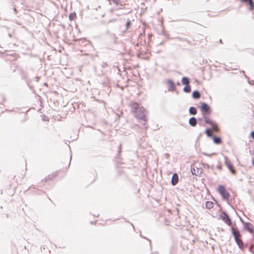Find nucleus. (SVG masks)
<instances>
[{
	"mask_svg": "<svg viewBox=\"0 0 254 254\" xmlns=\"http://www.w3.org/2000/svg\"><path fill=\"white\" fill-rule=\"evenodd\" d=\"M231 230L235 242L238 246L239 249L243 251L244 250L245 247L242 240V236L240 231L236 225L232 226Z\"/></svg>",
	"mask_w": 254,
	"mask_h": 254,
	"instance_id": "nucleus-1",
	"label": "nucleus"
},
{
	"mask_svg": "<svg viewBox=\"0 0 254 254\" xmlns=\"http://www.w3.org/2000/svg\"><path fill=\"white\" fill-rule=\"evenodd\" d=\"M202 116L204 120L205 123H210V115L211 114V109L209 106L205 103H202L199 107Z\"/></svg>",
	"mask_w": 254,
	"mask_h": 254,
	"instance_id": "nucleus-2",
	"label": "nucleus"
},
{
	"mask_svg": "<svg viewBox=\"0 0 254 254\" xmlns=\"http://www.w3.org/2000/svg\"><path fill=\"white\" fill-rule=\"evenodd\" d=\"M218 191L224 199L228 200L230 197L229 192L222 185H219L217 188Z\"/></svg>",
	"mask_w": 254,
	"mask_h": 254,
	"instance_id": "nucleus-3",
	"label": "nucleus"
},
{
	"mask_svg": "<svg viewBox=\"0 0 254 254\" xmlns=\"http://www.w3.org/2000/svg\"><path fill=\"white\" fill-rule=\"evenodd\" d=\"M130 106L131 107L132 112L134 114L135 113V110L139 111L141 114L142 112L144 110V108L140 106L139 104L136 102H131Z\"/></svg>",
	"mask_w": 254,
	"mask_h": 254,
	"instance_id": "nucleus-4",
	"label": "nucleus"
},
{
	"mask_svg": "<svg viewBox=\"0 0 254 254\" xmlns=\"http://www.w3.org/2000/svg\"><path fill=\"white\" fill-rule=\"evenodd\" d=\"M142 112V114H141L139 111L135 110L134 116L136 118L142 122V124L145 125L146 122V116L144 114V110H143Z\"/></svg>",
	"mask_w": 254,
	"mask_h": 254,
	"instance_id": "nucleus-5",
	"label": "nucleus"
},
{
	"mask_svg": "<svg viewBox=\"0 0 254 254\" xmlns=\"http://www.w3.org/2000/svg\"><path fill=\"white\" fill-rule=\"evenodd\" d=\"M220 219L223 220L227 225L232 227V222L229 216L225 212L222 213L220 215Z\"/></svg>",
	"mask_w": 254,
	"mask_h": 254,
	"instance_id": "nucleus-6",
	"label": "nucleus"
},
{
	"mask_svg": "<svg viewBox=\"0 0 254 254\" xmlns=\"http://www.w3.org/2000/svg\"><path fill=\"white\" fill-rule=\"evenodd\" d=\"M225 164L229 169V170L231 171L232 174L235 175L236 174V171L234 169V167L231 162L228 159H226L225 160Z\"/></svg>",
	"mask_w": 254,
	"mask_h": 254,
	"instance_id": "nucleus-7",
	"label": "nucleus"
},
{
	"mask_svg": "<svg viewBox=\"0 0 254 254\" xmlns=\"http://www.w3.org/2000/svg\"><path fill=\"white\" fill-rule=\"evenodd\" d=\"M245 229L251 233H253L254 231V226L250 223H246L245 224Z\"/></svg>",
	"mask_w": 254,
	"mask_h": 254,
	"instance_id": "nucleus-8",
	"label": "nucleus"
},
{
	"mask_svg": "<svg viewBox=\"0 0 254 254\" xmlns=\"http://www.w3.org/2000/svg\"><path fill=\"white\" fill-rule=\"evenodd\" d=\"M179 181V177L177 174L175 173L173 174L172 180H171V183L173 186L176 185Z\"/></svg>",
	"mask_w": 254,
	"mask_h": 254,
	"instance_id": "nucleus-9",
	"label": "nucleus"
},
{
	"mask_svg": "<svg viewBox=\"0 0 254 254\" xmlns=\"http://www.w3.org/2000/svg\"><path fill=\"white\" fill-rule=\"evenodd\" d=\"M243 2L248 3L250 5V9L253 10L254 9V3L253 0H241Z\"/></svg>",
	"mask_w": 254,
	"mask_h": 254,
	"instance_id": "nucleus-10",
	"label": "nucleus"
},
{
	"mask_svg": "<svg viewBox=\"0 0 254 254\" xmlns=\"http://www.w3.org/2000/svg\"><path fill=\"white\" fill-rule=\"evenodd\" d=\"M210 123H207V124L210 125L212 127V129L213 130L215 131H217L218 130V127L217 125L210 119Z\"/></svg>",
	"mask_w": 254,
	"mask_h": 254,
	"instance_id": "nucleus-11",
	"label": "nucleus"
},
{
	"mask_svg": "<svg viewBox=\"0 0 254 254\" xmlns=\"http://www.w3.org/2000/svg\"><path fill=\"white\" fill-rule=\"evenodd\" d=\"M191 171L193 175H198L199 174H201L202 169L201 168H197V170L196 171L195 168H193L191 169Z\"/></svg>",
	"mask_w": 254,
	"mask_h": 254,
	"instance_id": "nucleus-12",
	"label": "nucleus"
},
{
	"mask_svg": "<svg viewBox=\"0 0 254 254\" xmlns=\"http://www.w3.org/2000/svg\"><path fill=\"white\" fill-rule=\"evenodd\" d=\"M189 124L190 126L194 127L196 125V120L195 118L192 117L189 120Z\"/></svg>",
	"mask_w": 254,
	"mask_h": 254,
	"instance_id": "nucleus-13",
	"label": "nucleus"
},
{
	"mask_svg": "<svg viewBox=\"0 0 254 254\" xmlns=\"http://www.w3.org/2000/svg\"><path fill=\"white\" fill-rule=\"evenodd\" d=\"M214 204L212 201H208L206 202L205 207L206 208L210 209L213 207Z\"/></svg>",
	"mask_w": 254,
	"mask_h": 254,
	"instance_id": "nucleus-14",
	"label": "nucleus"
},
{
	"mask_svg": "<svg viewBox=\"0 0 254 254\" xmlns=\"http://www.w3.org/2000/svg\"><path fill=\"white\" fill-rule=\"evenodd\" d=\"M182 82L183 84L188 85H189L190 81L188 78L184 77L182 79Z\"/></svg>",
	"mask_w": 254,
	"mask_h": 254,
	"instance_id": "nucleus-15",
	"label": "nucleus"
},
{
	"mask_svg": "<svg viewBox=\"0 0 254 254\" xmlns=\"http://www.w3.org/2000/svg\"><path fill=\"white\" fill-rule=\"evenodd\" d=\"M76 17V14L75 12H71L69 15V19L70 20H73Z\"/></svg>",
	"mask_w": 254,
	"mask_h": 254,
	"instance_id": "nucleus-16",
	"label": "nucleus"
},
{
	"mask_svg": "<svg viewBox=\"0 0 254 254\" xmlns=\"http://www.w3.org/2000/svg\"><path fill=\"white\" fill-rule=\"evenodd\" d=\"M192 97L194 98L198 99L200 97V93L198 91H194L192 93Z\"/></svg>",
	"mask_w": 254,
	"mask_h": 254,
	"instance_id": "nucleus-17",
	"label": "nucleus"
},
{
	"mask_svg": "<svg viewBox=\"0 0 254 254\" xmlns=\"http://www.w3.org/2000/svg\"><path fill=\"white\" fill-rule=\"evenodd\" d=\"M190 114L192 115H195L196 114V109L193 107H191L189 110Z\"/></svg>",
	"mask_w": 254,
	"mask_h": 254,
	"instance_id": "nucleus-18",
	"label": "nucleus"
},
{
	"mask_svg": "<svg viewBox=\"0 0 254 254\" xmlns=\"http://www.w3.org/2000/svg\"><path fill=\"white\" fill-rule=\"evenodd\" d=\"M109 1L110 3L111 4L112 2L113 4H115L116 5H118L120 3V0H107Z\"/></svg>",
	"mask_w": 254,
	"mask_h": 254,
	"instance_id": "nucleus-19",
	"label": "nucleus"
},
{
	"mask_svg": "<svg viewBox=\"0 0 254 254\" xmlns=\"http://www.w3.org/2000/svg\"><path fill=\"white\" fill-rule=\"evenodd\" d=\"M190 86L189 85H186V86L184 88V91L187 93L190 92Z\"/></svg>",
	"mask_w": 254,
	"mask_h": 254,
	"instance_id": "nucleus-20",
	"label": "nucleus"
},
{
	"mask_svg": "<svg viewBox=\"0 0 254 254\" xmlns=\"http://www.w3.org/2000/svg\"><path fill=\"white\" fill-rule=\"evenodd\" d=\"M213 140H214V142L217 144H220L221 142V140L219 137H214L213 138Z\"/></svg>",
	"mask_w": 254,
	"mask_h": 254,
	"instance_id": "nucleus-21",
	"label": "nucleus"
},
{
	"mask_svg": "<svg viewBox=\"0 0 254 254\" xmlns=\"http://www.w3.org/2000/svg\"><path fill=\"white\" fill-rule=\"evenodd\" d=\"M205 133L208 136H211L212 135L211 130L209 129H207L205 130Z\"/></svg>",
	"mask_w": 254,
	"mask_h": 254,
	"instance_id": "nucleus-22",
	"label": "nucleus"
},
{
	"mask_svg": "<svg viewBox=\"0 0 254 254\" xmlns=\"http://www.w3.org/2000/svg\"><path fill=\"white\" fill-rule=\"evenodd\" d=\"M254 247V245H251L250 247V249H249V251L253 253V254H254V252L253 251V248Z\"/></svg>",
	"mask_w": 254,
	"mask_h": 254,
	"instance_id": "nucleus-23",
	"label": "nucleus"
},
{
	"mask_svg": "<svg viewBox=\"0 0 254 254\" xmlns=\"http://www.w3.org/2000/svg\"><path fill=\"white\" fill-rule=\"evenodd\" d=\"M130 25V22L129 21H128L127 23V28L128 29Z\"/></svg>",
	"mask_w": 254,
	"mask_h": 254,
	"instance_id": "nucleus-24",
	"label": "nucleus"
},
{
	"mask_svg": "<svg viewBox=\"0 0 254 254\" xmlns=\"http://www.w3.org/2000/svg\"><path fill=\"white\" fill-rule=\"evenodd\" d=\"M251 135L252 138L254 139V131L251 132Z\"/></svg>",
	"mask_w": 254,
	"mask_h": 254,
	"instance_id": "nucleus-25",
	"label": "nucleus"
},
{
	"mask_svg": "<svg viewBox=\"0 0 254 254\" xmlns=\"http://www.w3.org/2000/svg\"><path fill=\"white\" fill-rule=\"evenodd\" d=\"M171 85H172V87H174V85L173 82H171Z\"/></svg>",
	"mask_w": 254,
	"mask_h": 254,
	"instance_id": "nucleus-26",
	"label": "nucleus"
},
{
	"mask_svg": "<svg viewBox=\"0 0 254 254\" xmlns=\"http://www.w3.org/2000/svg\"><path fill=\"white\" fill-rule=\"evenodd\" d=\"M253 164H254V159L253 160Z\"/></svg>",
	"mask_w": 254,
	"mask_h": 254,
	"instance_id": "nucleus-27",
	"label": "nucleus"
}]
</instances>
